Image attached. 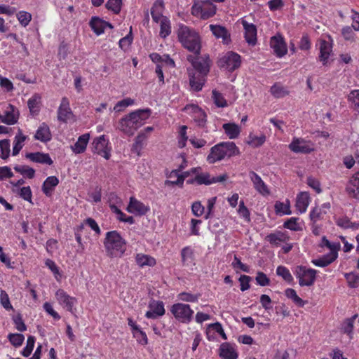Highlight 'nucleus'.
<instances>
[{
	"mask_svg": "<svg viewBox=\"0 0 359 359\" xmlns=\"http://www.w3.org/2000/svg\"><path fill=\"white\" fill-rule=\"evenodd\" d=\"M179 41L182 46L196 55L187 56L192 68L188 69L191 88L196 92L202 90L205 77L210 72V60L208 56L199 57L201 48V39L198 32L184 24H180L177 31Z\"/></svg>",
	"mask_w": 359,
	"mask_h": 359,
	"instance_id": "f257e3e1",
	"label": "nucleus"
},
{
	"mask_svg": "<svg viewBox=\"0 0 359 359\" xmlns=\"http://www.w3.org/2000/svg\"><path fill=\"white\" fill-rule=\"evenodd\" d=\"M103 244L107 255L111 258L121 257L126 250V241L117 231L107 232Z\"/></svg>",
	"mask_w": 359,
	"mask_h": 359,
	"instance_id": "f03ea898",
	"label": "nucleus"
},
{
	"mask_svg": "<svg viewBox=\"0 0 359 359\" xmlns=\"http://www.w3.org/2000/svg\"><path fill=\"white\" fill-rule=\"evenodd\" d=\"M240 154L239 149L233 142H222L213 146L207 156L209 163H215L226 158H229Z\"/></svg>",
	"mask_w": 359,
	"mask_h": 359,
	"instance_id": "7ed1b4c3",
	"label": "nucleus"
},
{
	"mask_svg": "<svg viewBox=\"0 0 359 359\" xmlns=\"http://www.w3.org/2000/svg\"><path fill=\"white\" fill-rule=\"evenodd\" d=\"M217 7L210 0L194 1L191 8V13L192 15L201 20H207L216 13Z\"/></svg>",
	"mask_w": 359,
	"mask_h": 359,
	"instance_id": "20e7f679",
	"label": "nucleus"
},
{
	"mask_svg": "<svg viewBox=\"0 0 359 359\" xmlns=\"http://www.w3.org/2000/svg\"><path fill=\"white\" fill-rule=\"evenodd\" d=\"M170 312L178 321L186 324L192 320L194 313L189 304L182 303L174 304L170 309Z\"/></svg>",
	"mask_w": 359,
	"mask_h": 359,
	"instance_id": "39448f33",
	"label": "nucleus"
},
{
	"mask_svg": "<svg viewBox=\"0 0 359 359\" xmlns=\"http://www.w3.org/2000/svg\"><path fill=\"white\" fill-rule=\"evenodd\" d=\"M316 270L306 268L304 266H297L294 271V274L302 287L313 285L316 280Z\"/></svg>",
	"mask_w": 359,
	"mask_h": 359,
	"instance_id": "423d86ee",
	"label": "nucleus"
},
{
	"mask_svg": "<svg viewBox=\"0 0 359 359\" xmlns=\"http://www.w3.org/2000/svg\"><path fill=\"white\" fill-rule=\"evenodd\" d=\"M241 63V56L236 53L229 51L219 58L218 66L229 72H233L240 67Z\"/></svg>",
	"mask_w": 359,
	"mask_h": 359,
	"instance_id": "0eeeda50",
	"label": "nucleus"
},
{
	"mask_svg": "<svg viewBox=\"0 0 359 359\" xmlns=\"http://www.w3.org/2000/svg\"><path fill=\"white\" fill-rule=\"evenodd\" d=\"M288 148L295 154H310L315 149L313 142L296 137L292 138Z\"/></svg>",
	"mask_w": 359,
	"mask_h": 359,
	"instance_id": "6e6552de",
	"label": "nucleus"
},
{
	"mask_svg": "<svg viewBox=\"0 0 359 359\" xmlns=\"http://www.w3.org/2000/svg\"><path fill=\"white\" fill-rule=\"evenodd\" d=\"M316 47L319 50L318 60L324 66L329 62V58L332 55V40L329 36L328 39H320L316 43Z\"/></svg>",
	"mask_w": 359,
	"mask_h": 359,
	"instance_id": "1a4fd4ad",
	"label": "nucleus"
},
{
	"mask_svg": "<svg viewBox=\"0 0 359 359\" xmlns=\"http://www.w3.org/2000/svg\"><path fill=\"white\" fill-rule=\"evenodd\" d=\"M92 151L105 159L108 160L111 156V147H109V140L102 135L95 138L92 143Z\"/></svg>",
	"mask_w": 359,
	"mask_h": 359,
	"instance_id": "9d476101",
	"label": "nucleus"
},
{
	"mask_svg": "<svg viewBox=\"0 0 359 359\" xmlns=\"http://www.w3.org/2000/svg\"><path fill=\"white\" fill-rule=\"evenodd\" d=\"M55 297L60 306L68 311L72 313L76 299L69 295L64 290L58 289L55 292Z\"/></svg>",
	"mask_w": 359,
	"mask_h": 359,
	"instance_id": "9b49d317",
	"label": "nucleus"
},
{
	"mask_svg": "<svg viewBox=\"0 0 359 359\" xmlns=\"http://www.w3.org/2000/svg\"><path fill=\"white\" fill-rule=\"evenodd\" d=\"M126 210L135 215L142 216L146 215L150 210V208L135 197H130Z\"/></svg>",
	"mask_w": 359,
	"mask_h": 359,
	"instance_id": "f8f14e48",
	"label": "nucleus"
},
{
	"mask_svg": "<svg viewBox=\"0 0 359 359\" xmlns=\"http://www.w3.org/2000/svg\"><path fill=\"white\" fill-rule=\"evenodd\" d=\"M199 168H192L191 170L179 173L178 170H172L169 177L170 178L175 177L176 181H165V185H177L180 187H183L184 180L189 175L197 172Z\"/></svg>",
	"mask_w": 359,
	"mask_h": 359,
	"instance_id": "ddd939ff",
	"label": "nucleus"
},
{
	"mask_svg": "<svg viewBox=\"0 0 359 359\" xmlns=\"http://www.w3.org/2000/svg\"><path fill=\"white\" fill-rule=\"evenodd\" d=\"M249 177L255 189L261 195L266 196L270 194V190L261 177L254 171L249 172Z\"/></svg>",
	"mask_w": 359,
	"mask_h": 359,
	"instance_id": "4468645a",
	"label": "nucleus"
},
{
	"mask_svg": "<svg viewBox=\"0 0 359 359\" xmlns=\"http://www.w3.org/2000/svg\"><path fill=\"white\" fill-rule=\"evenodd\" d=\"M227 179V175L224 174L217 177H212L208 172L197 174L194 178L195 182L198 184L210 185L212 184L222 182Z\"/></svg>",
	"mask_w": 359,
	"mask_h": 359,
	"instance_id": "2eb2a0df",
	"label": "nucleus"
},
{
	"mask_svg": "<svg viewBox=\"0 0 359 359\" xmlns=\"http://www.w3.org/2000/svg\"><path fill=\"white\" fill-rule=\"evenodd\" d=\"M117 128L129 136L133 135L137 130L130 114L121 118Z\"/></svg>",
	"mask_w": 359,
	"mask_h": 359,
	"instance_id": "dca6fc26",
	"label": "nucleus"
},
{
	"mask_svg": "<svg viewBox=\"0 0 359 359\" xmlns=\"http://www.w3.org/2000/svg\"><path fill=\"white\" fill-rule=\"evenodd\" d=\"M149 310L147 311L145 316L147 318L156 319L165 314V308L163 302L152 300L149 304Z\"/></svg>",
	"mask_w": 359,
	"mask_h": 359,
	"instance_id": "f3484780",
	"label": "nucleus"
},
{
	"mask_svg": "<svg viewBox=\"0 0 359 359\" xmlns=\"http://www.w3.org/2000/svg\"><path fill=\"white\" fill-rule=\"evenodd\" d=\"M241 24L245 31V39L246 42L251 46L257 43V27L252 23H249L244 19H241Z\"/></svg>",
	"mask_w": 359,
	"mask_h": 359,
	"instance_id": "a211bd4d",
	"label": "nucleus"
},
{
	"mask_svg": "<svg viewBox=\"0 0 359 359\" xmlns=\"http://www.w3.org/2000/svg\"><path fill=\"white\" fill-rule=\"evenodd\" d=\"M270 46L274 53L279 57L284 56L287 52L286 43H285L283 38L280 36H274L271 37Z\"/></svg>",
	"mask_w": 359,
	"mask_h": 359,
	"instance_id": "6ab92c4d",
	"label": "nucleus"
},
{
	"mask_svg": "<svg viewBox=\"0 0 359 359\" xmlns=\"http://www.w3.org/2000/svg\"><path fill=\"white\" fill-rule=\"evenodd\" d=\"M19 111L12 104L7 105L4 114L1 115V122L7 125H13L18 122Z\"/></svg>",
	"mask_w": 359,
	"mask_h": 359,
	"instance_id": "aec40b11",
	"label": "nucleus"
},
{
	"mask_svg": "<svg viewBox=\"0 0 359 359\" xmlns=\"http://www.w3.org/2000/svg\"><path fill=\"white\" fill-rule=\"evenodd\" d=\"M130 114L133 121L138 129L143 126L146 121L151 115V110L149 108L143 109L135 110Z\"/></svg>",
	"mask_w": 359,
	"mask_h": 359,
	"instance_id": "412c9836",
	"label": "nucleus"
},
{
	"mask_svg": "<svg viewBox=\"0 0 359 359\" xmlns=\"http://www.w3.org/2000/svg\"><path fill=\"white\" fill-rule=\"evenodd\" d=\"M346 190L349 196L359 199V170L351 177Z\"/></svg>",
	"mask_w": 359,
	"mask_h": 359,
	"instance_id": "4be33fe9",
	"label": "nucleus"
},
{
	"mask_svg": "<svg viewBox=\"0 0 359 359\" xmlns=\"http://www.w3.org/2000/svg\"><path fill=\"white\" fill-rule=\"evenodd\" d=\"M219 355L222 359H237L238 354L234 345L230 343H222L219 348Z\"/></svg>",
	"mask_w": 359,
	"mask_h": 359,
	"instance_id": "5701e85b",
	"label": "nucleus"
},
{
	"mask_svg": "<svg viewBox=\"0 0 359 359\" xmlns=\"http://www.w3.org/2000/svg\"><path fill=\"white\" fill-rule=\"evenodd\" d=\"M26 158L34 163L50 165L53 163L48 154L42 152H32L25 154Z\"/></svg>",
	"mask_w": 359,
	"mask_h": 359,
	"instance_id": "b1692460",
	"label": "nucleus"
},
{
	"mask_svg": "<svg viewBox=\"0 0 359 359\" xmlns=\"http://www.w3.org/2000/svg\"><path fill=\"white\" fill-rule=\"evenodd\" d=\"M210 30L217 39H222L224 43L228 44L231 41L229 32L223 26L210 25Z\"/></svg>",
	"mask_w": 359,
	"mask_h": 359,
	"instance_id": "393cba45",
	"label": "nucleus"
},
{
	"mask_svg": "<svg viewBox=\"0 0 359 359\" xmlns=\"http://www.w3.org/2000/svg\"><path fill=\"white\" fill-rule=\"evenodd\" d=\"M71 116L72 110L69 107V100L67 97H63L57 109V118L60 121L65 123Z\"/></svg>",
	"mask_w": 359,
	"mask_h": 359,
	"instance_id": "a878e982",
	"label": "nucleus"
},
{
	"mask_svg": "<svg viewBox=\"0 0 359 359\" xmlns=\"http://www.w3.org/2000/svg\"><path fill=\"white\" fill-rule=\"evenodd\" d=\"M164 8V2L163 0H156L153 4L151 8V15L152 20L155 22L158 23L160 20L166 18L163 15Z\"/></svg>",
	"mask_w": 359,
	"mask_h": 359,
	"instance_id": "bb28decb",
	"label": "nucleus"
},
{
	"mask_svg": "<svg viewBox=\"0 0 359 359\" xmlns=\"http://www.w3.org/2000/svg\"><path fill=\"white\" fill-rule=\"evenodd\" d=\"M310 203V196L308 192H301L297 195L295 207L299 214L304 213Z\"/></svg>",
	"mask_w": 359,
	"mask_h": 359,
	"instance_id": "cd10ccee",
	"label": "nucleus"
},
{
	"mask_svg": "<svg viewBox=\"0 0 359 359\" xmlns=\"http://www.w3.org/2000/svg\"><path fill=\"white\" fill-rule=\"evenodd\" d=\"M59 180L55 176L48 177L43 183L42 191L46 196H51L55 188L58 185Z\"/></svg>",
	"mask_w": 359,
	"mask_h": 359,
	"instance_id": "c85d7f7f",
	"label": "nucleus"
},
{
	"mask_svg": "<svg viewBox=\"0 0 359 359\" xmlns=\"http://www.w3.org/2000/svg\"><path fill=\"white\" fill-rule=\"evenodd\" d=\"M89 133H85L79 137L76 142L71 147L72 151L75 154H81L86 151L89 142Z\"/></svg>",
	"mask_w": 359,
	"mask_h": 359,
	"instance_id": "c756f323",
	"label": "nucleus"
},
{
	"mask_svg": "<svg viewBox=\"0 0 359 359\" xmlns=\"http://www.w3.org/2000/svg\"><path fill=\"white\" fill-rule=\"evenodd\" d=\"M34 138L42 142H47L51 140V133L48 126L42 123L36 131Z\"/></svg>",
	"mask_w": 359,
	"mask_h": 359,
	"instance_id": "7c9ffc66",
	"label": "nucleus"
},
{
	"mask_svg": "<svg viewBox=\"0 0 359 359\" xmlns=\"http://www.w3.org/2000/svg\"><path fill=\"white\" fill-rule=\"evenodd\" d=\"M288 236H287L282 231H276L275 233H271L266 236V240L269 242L271 245L278 247L282 243H285L288 240Z\"/></svg>",
	"mask_w": 359,
	"mask_h": 359,
	"instance_id": "2f4dec72",
	"label": "nucleus"
},
{
	"mask_svg": "<svg viewBox=\"0 0 359 359\" xmlns=\"http://www.w3.org/2000/svg\"><path fill=\"white\" fill-rule=\"evenodd\" d=\"M225 134L231 140L237 138L241 133V128L234 123H227L222 126Z\"/></svg>",
	"mask_w": 359,
	"mask_h": 359,
	"instance_id": "473e14b6",
	"label": "nucleus"
},
{
	"mask_svg": "<svg viewBox=\"0 0 359 359\" xmlns=\"http://www.w3.org/2000/svg\"><path fill=\"white\" fill-rule=\"evenodd\" d=\"M181 257L183 265L191 266L194 264V250L190 246L182 249Z\"/></svg>",
	"mask_w": 359,
	"mask_h": 359,
	"instance_id": "72a5a7b5",
	"label": "nucleus"
},
{
	"mask_svg": "<svg viewBox=\"0 0 359 359\" xmlns=\"http://www.w3.org/2000/svg\"><path fill=\"white\" fill-rule=\"evenodd\" d=\"M275 212L278 215H291L290 203L289 200L285 202L276 201L274 205Z\"/></svg>",
	"mask_w": 359,
	"mask_h": 359,
	"instance_id": "f704fd0d",
	"label": "nucleus"
},
{
	"mask_svg": "<svg viewBox=\"0 0 359 359\" xmlns=\"http://www.w3.org/2000/svg\"><path fill=\"white\" fill-rule=\"evenodd\" d=\"M41 97L35 94L28 100L27 105L32 115H37L40 111Z\"/></svg>",
	"mask_w": 359,
	"mask_h": 359,
	"instance_id": "c9c22d12",
	"label": "nucleus"
},
{
	"mask_svg": "<svg viewBox=\"0 0 359 359\" xmlns=\"http://www.w3.org/2000/svg\"><path fill=\"white\" fill-rule=\"evenodd\" d=\"M27 139V136L24 135L21 131L15 135L13 141V156H17L24 146V142Z\"/></svg>",
	"mask_w": 359,
	"mask_h": 359,
	"instance_id": "e433bc0d",
	"label": "nucleus"
},
{
	"mask_svg": "<svg viewBox=\"0 0 359 359\" xmlns=\"http://www.w3.org/2000/svg\"><path fill=\"white\" fill-rule=\"evenodd\" d=\"M89 25L92 30L98 36L104 32V20L98 17H93L89 22Z\"/></svg>",
	"mask_w": 359,
	"mask_h": 359,
	"instance_id": "4c0bfd02",
	"label": "nucleus"
},
{
	"mask_svg": "<svg viewBox=\"0 0 359 359\" xmlns=\"http://www.w3.org/2000/svg\"><path fill=\"white\" fill-rule=\"evenodd\" d=\"M135 261L137 264L140 267H143L144 266H153L156 264V259L154 258L140 253L137 254Z\"/></svg>",
	"mask_w": 359,
	"mask_h": 359,
	"instance_id": "58836bf2",
	"label": "nucleus"
},
{
	"mask_svg": "<svg viewBox=\"0 0 359 359\" xmlns=\"http://www.w3.org/2000/svg\"><path fill=\"white\" fill-rule=\"evenodd\" d=\"M266 141V136L264 134L257 136L250 133L248 137L247 143L254 148L261 147Z\"/></svg>",
	"mask_w": 359,
	"mask_h": 359,
	"instance_id": "ea45409f",
	"label": "nucleus"
},
{
	"mask_svg": "<svg viewBox=\"0 0 359 359\" xmlns=\"http://www.w3.org/2000/svg\"><path fill=\"white\" fill-rule=\"evenodd\" d=\"M160 23V36L165 39L171 33V23L168 18H163L158 22Z\"/></svg>",
	"mask_w": 359,
	"mask_h": 359,
	"instance_id": "a19ab883",
	"label": "nucleus"
},
{
	"mask_svg": "<svg viewBox=\"0 0 359 359\" xmlns=\"http://www.w3.org/2000/svg\"><path fill=\"white\" fill-rule=\"evenodd\" d=\"M14 170L21 174L25 177L32 179L35 175V170L28 165H17L14 166Z\"/></svg>",
	"mask_w": 359,
	"mask_h": 359,
	"instance_id": "79ce46f5",
	"label": "nucleus"
},
{
	"mask_svg": "<svg viewBox=\"0 0 359 359\" xmlns=\"http://www.w3.org/2000/svg\"><path fill=\"white\" fill-rule=\"evenodd\" d=\"M325 215L326 212L321 208L315 207L311 210L309 217L312 223H318L319 221L324 219Z\"/></svg>",
	"mask_w": 359,
	"mask_h": 359,
	"instance_id": "37998d69",
	"label": "nucleus"
},
{
	"mask_svg": "<svg viewBox=\"0 0 359 359\" xmlns=\"http://www.w3.org/2000/svg\"><path fill=\"white\" fill-rule=\"evenodd\" d=\"M299 220L298 217H290L284 222L283 226L294 231H302V224L299 222Z\"/></svg>",
	"mask_w": 359,
	"mask_h": 359,
	"instance_id": "c03bdc74",
	"label": "nucleus"
},
{
	"mask_svg": "<svg viewBox=\"0 0 359 359\" xmlns=\"http://www.w3.org/2000/svg\"><path fill=\"white\" fill-rule=\"evenodd\" d=\"M285 296L291 299L293 302L297 305L298 306H304L305 304V302L301 299L297 294L296 291L292 288H287L285 291Z\"/></svg>",
	"mask_w": 359,
	"mask_h": 359,
	"instance_id": "a18cd8bd",
	"label": "nucleus"
},
{
	"mask_svg": "<svg viewBox=\"0 0 359 359\" xmlns=\"http://www.w3.org/2000/svg\"><path fill=\"white\" fill-rule=\"evenodd\" d=\"M276 274L280 276L285 281L291 283L293 281V277L289 269L284 266H278L276 269Z\"/></svg>",
	"mask_w": 359,
	"mask_h": 359,
	"instance_id": "49530a36",
	"label": "nucleus"
},
{
	"mask_svg": "<svg viewBox=\"0 0 359 359\" xmlns=\"http://www.w3.org/2000/svg\"><path fill=\"white\" fill-rule=\"evenodd\" d=\"M107 10L114 14H118L122 8V0H108L105 4Z\"/></svg>",
	"mask_w": 359,
	"mask_h": 359,
	"instance_id": "de8ad7c7",
	"label": "nucleus"
},
{
	"mask_svg": "<svg viewBox=\"0 0 359 359\" xmlns=\"http://www.w3.org/2000/svg\"><path fill=\"white\" fill-rule=\"evenodd\" d=\"M334 260L335 259L327 254L320 258L313 259L312 263L316 266L325 267L332 263Z\"/></svg>",
	"mask_w": 359,
	"mask_h": 359,
	"instance_id": "09e8293b",
	"label": "nucleus"
},
{
	"mask_svg": "<svg viewBox=\"0 0 359 359\" xmlns=\"http://www.w3.org/2000/svg\"><path fill=\"white\" fill-rule=\"evenodd\" d=\"M0 157L5 160L9 157L11 149H10V140L5 139L0 141Z\"/></svg>",
	"mask_w": 359,
	"mask_h": 359,
	"instance_id": "8fccbe9b",
	"label": "nucleus"
},
{
	"mask_svg": "<svg viewBox=\"0 0 359 359\" xmlns=\"http://www.w3.org/2000/svg\"><path fill=\"white\" fill-rule=\"evenodd\" d=\"M200 296V294H191L190 292H183L177 295V298L183 302L194 303L198 302Z\"/></svg>",
	"mask_w": 359,
	"mask_h": 359,
	"instance_id": "3c124183",
	"label": "nucleus"
},
{
	"mask_svg": "<svg viewBox=\"0 0 359 359\" xmlns=\"http://www.w3.org/2000/svg\"><path fill=\"white\" fill-rule=\"evenodd\" d=\"M135 103V100L130 97L125 98L121 101H118L114 107L113 110L116 112H120L124 110L126 107L133 105Z\"/></svg>",
	"mask_w": 359,
	"mask_h": 359,
	"instance_id": "603ef678",
	"label": "nucleus"
},
{
	"mask_svg": "<svg viewBox=\"0 0 359 359\" xmlns=\"http://www.w3.org/2000/svg\"><path fill=\"white\" fill-rule=\"evenodd\" d=\"M357 316V315H354L351 318H347L343 322L341 325V330L344 333H346L348 334L352 333L353 330V324Z\"/></svg>",
	"mask_w": 359,
	"mask_h": 359,
	"instance_id": "864d4df0",
	"label": "nucleus"
},
{
	"mask_svg": "<svg viewBox=\"0 0 359 359\" xmlns=\"http://www.w3.org/2000/svg\"><path fill=\"white\" fill-rule=\"evenodd\" d=\"M351 26H345L341 29V35L345 41L353 42L355 41V34Z\"/></svg>",
	"mask_w": 359,
	"mask_h": 359,
	"instance_id": "5fc2aeb1",
	"label": "nucleus"
},
{
	"mask_svg": "<svg viewBox=\"0 0 359 359\" xmlns=\"http://www.w3.org/2000/svg\"><path fill=\"white\" fill-rule=\"evenodd\" d=\"M194 121L201 127L204 126L206 123V114L198 107L195 108Z\"/></svg>",
	"mask_w": 359,
	"mask_h": 359,
	"instance_id": "6e6d98bb",
	"label": "nucleus"
},
{
	"mask_svg": "<svg viewBox=\"0 0 359 359\" xmlns=\"http://www.w3.org/2000/svg\"><path fill=\"white\" fill-rule=\"evenodd\" d=\"M212 99L215 105L218 107H225L227 106V102L222 93L216 90H212Z\"/></svg>",
	"mask_w": 359,
	"mask_h": 359,
	"instance_id": "4d7b16f0",
	"label": "nucleus"
},
{
	"mask_svg": "<svg viewBox=\"0 0 359 359\" xmlns=\"http://www.w3.org/2000/svg\"><path fill=\"white\" fill-rule=\"evenodd\" d=\"M35 344V337L29 336L27 340L25 347L22 351V355L25 357H28L32 353Z\"/></svg>",
	"mask_w": 359,
	"mask_h": 359,
	"instance_id": "13d9d810",
	"label": "nucleus"
},
{
	"mask_svg": "<svg viewBox=\"0 0 359 359\" xmlns=\"http://www.w3.org/2000/svg\"><path fill=\"white\" fill-rule=\"evenodd\" d=\"M271 93L277 98L283 97L287 94L285 89L279 84H274L271 86L270 90Z\"/></svg>",
	"mask_w": 359,
	"mask_h": 359,
	"instance_id": "bf43d9fd",
	"label": "nucleus"
},
{
	"mask_svg": "<svg viewBox=\"0 0 359 359\" xmlns=\"http://www.w3.org/2000/svg\"><path fill=\"white\" fill-rule=\"evenodd\" d=\"M8 339H9L10 342L11 343V344L13 346H14L15 347H18L22 344L25 337H24L23 334H22L11 333L8 334Z\"/></svg>",
	"mask_w": 359,
	"mask_h": 359,
	"instance_id": "052dcab7",
	"label": "nucleus"
},
{
	"mask_svg": "<svg viewBox=\"0 0 359 359\" xmlns=\"http://www.w3.org/2000/svg\"><path fill=\"white\" fill-rule=\"evenodd\" d=\"M17 18L20 22V24L22 27H26L29 25L32 20V15L26 11H20L17 14Z\"/></svg>",
	"mask_w": 359,
	"mask_h": 359,
	"instance_id": "680f3d73",
	"label": "nucleus"
},
{
	"mask_svg": "<svg viewBox=\"0 0 359 359\" xmlns=\"http://www.w3.org/2000/svg\"><path fill=\"white\" fill-rule=\"evenodd\" d=\"M345 277L350 287L355 288L359 286V275L354 273H346Z\"/></svg>",
	"mask_w": 359,
	"mask_h": 359,
	"instance_id": "e2e57ef3",
	"label": "nucleus"
},
{
	"mask_svg": "<svg viewBox=\"0 0 359 359\" xmlns=\"http://www.w3.org/2000/svg\"><path fill=\"white\" fill-rule=\"evenodd\" d=\"M133 337L136 339L137 341L141 345H147L148 344V338L144 332L141 329L137 331H133Z\"/></svg>",
	"mask_w": 359,
	"mask_h": 359,
	"instance_id": "0e129e2a",
	"label": "nucleus"
},
{
	"mask_svg": "<svg viewBox=\"0 0 359 359\" xmlns=\"http://www.w3.org/2000/svg\"><path fill=\"white\" fill-rule=\"evenodd\" d=\"M0 303L2 306L6 310H12L13 306L10 302L8 294L3 290L0 292Z\"/></svg>",
	"mask_w": 359,
	"mask_h": 359,
	"instance_id": "69168bd1",
	"label": "nucleus"
},
{
	"mask_svg": "<svg viewBox=\"0 0 359 359\" xmlns=\"http://www.w3.org/2000/svg\"><path fill=\"white\" fill-rule=\"evenodd\" d=\"M335 222L338 226H339L340 228L344 229H350V227L351 226V221L346 216H343V217H339L336 218Z\"/></svg>",
	"mask_w": 359,
	"mask_h": 359,
	"instance_id": "338daca9",
	"label": "nucleus"
},
{
	"mask_svg": "<svg viewBox=\"0 0 359 359\" xmlns=\"http://www.w3.org/2000/svg\"><path fill=\"white\" fill-rule=\"evenodd\" d=\"M191 211L196 217H201L205 212V208L200 201H195L191 205Z\"/></svg>",
	"mask_w": 359,
	"mask_h": 359,
	"instance_id": "774afa93",
	"label": "nucleus"
}]
</instances>
